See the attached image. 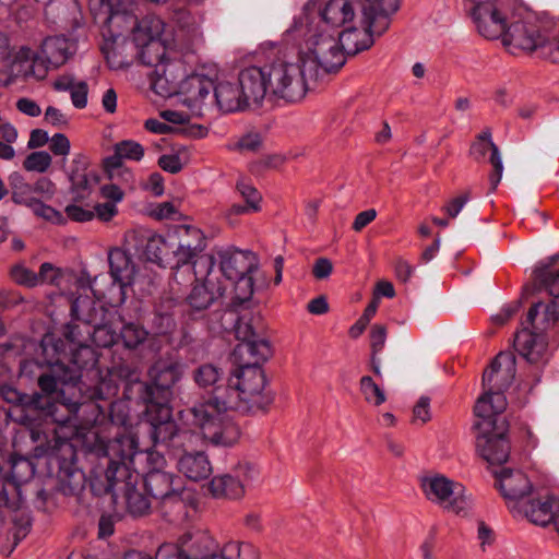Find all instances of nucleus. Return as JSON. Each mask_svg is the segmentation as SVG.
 <instances>
[{"label": "nucleus", "mask_w": 559, "mask_h": 559, "mask_svg": "<svg viewBox=\"0 0 559 559\" xmlns=\"http://www.w3.org/2000/svg\"><path fill=\"white\" fill-rule=\"evenodd\" d=\"M144 488L163 508L174 507L179 511L185 508V483L178 475L152 468L144 477Z\"/></svg>", "instance_id": "a211bd4d"}, {"label": "nucleus", "mask_w": 559, "mask_h": 559, "mask_svg": "<svg viewBox=\"0 0 559 559\" xmlns=\"http://www.w3.org/2000/svg\"><path fill=\"white\" fill-rule=\"evenodd\" d=\"M70 141L63 133H56L49 140V150L56 156H68L70 153Z\"/></svg>", "instance_id": "e2e57ef3"}, {"label": "nucleus", "mask_w": 559, "mask_h": 559, "mask_svg": "<svg viewBox=\"0 0 559 559\" xmlns=\"http://www.w3.org/2000/svg\"><path fill=\"white\" fill-rule=\"evenodd\" d=\"M177 543L187 559H259L252 545L240 543L226 544L217 555V543L205 530L188 531Z\"/></svg>", "instance_id": "1a4fd4ad"}, {"label": "nucleus", "mask_w": 559, "mask_h": 559, "mask_svg": "<svg viewBox=\"0 0 559 559\" xmlns=\"http://www.w3.org/2000/svg\"><path fill=\"white\" fill-rule=\"evenodd\" d=\"M9 187L12 201L15 204L29 207L37 200V198L34 197L33 185L19 171H13L9 176Z\"/></svg>", "instance_id": "79ce46f5"}, {"label": "nucleus", "mask_w": 559, "mask_h": 559, "mask_svg": "<svg viewBox=\"0 0 559 559\" xmlns=\"http://www.w3.org/2000/svg\"><path fill=\"white\" fill-rule=\"evenodd\" d=\"M67 216L74 222H90L95 217V213L92 210L83 209L75 204H69L64 210Z\"/></svg>", "instance_id": "69168bd1"}, {"label": "nucleus", "mask_w": 559, "mask_h": 559, "mask_svg": "<svg viewBox=\"0 0 559 559\" xmlns=\"http://www.w3.org/2000/svg\"><path fill=\"white\" fill-rule=\"evenodd\" d=\"M420 487L425 497L448 512L467 515L472 509V498L465 488L443 475H431L421 478Z\"/></svg>", "instance_id": "f8f14e48"}, {"label": "nucleus", "mask_w": 559, "mask_h": 559, "mask_svg": "<svg viewBox=\"0 0 559 559\" xmlns=\"http://www.w3.org/2000/svg\"><path fill=\"white\" fill-rule=\"evenodd\" d=\"M144 156L143 146L132 140H123L115 144L114 154L104 159V168L109 179H117L119 174L131 179V170L123 166V159L139 162Z\"/></svg>", "instance_id": "b1692460"}, {"label": "nucleus", "mask_w": 559, "mask_h": 559, "mask_svg": "<svg viewBox=\"0 0 559 559\" xmlns=\"http://www.w3.org/2000/svg\"><path fill=\"white\" fill-rule=\"evenodd\" d=\"M224 290L218 280L195 283L187 296L186 302L193 311H204L224 295Z\"/></svg>", "instance_id": "c756f323"}, {"label": "nucleus", "mask_w": 559, "mask_h": 559, "mask_svg": "<svg viewBox=\"0 0 559 559\" xmlns=\"http://www.w3.org/2000/svg\"><path fill=\"white\" fill-rule=\"evenodd\" d=\"M146 414L150 417L148 433L153 445L163 447L166 450H169L173 436L175 435L178 426L175 420L170 419L171 414L165 417H163L158 411H153V413Z\"/></svg>", "instance_id": "c9c22d12"}, {"label": "nucleus", "mask_w": 559, "mask_h": 559, "mask_svg": "<svg viewBox=\"0 0 559 559\" xmlns=\"http://www.w3.org/2000/svg\"><path fill=\"white\" fill-rule=\"evenodd\" d=\"M475 426L480 430L476 439L479 455L489 464L506 463L510 455V441L507 438L508 423L503 415L480 418Z\"/></svg>", "instance_id": "ddd939ff"}, {"label": "nucleus", "mask_w": 559, "mask_h": 559, "mask_svg": "<svg viewBox=\"0 0 559 559\" xmlns=\"http://www.w3.org/2000/svg\"><path fill=\"white\" fill-rule=\"evenodd\" d=\"M97 354L87 344L71 348L70 364L66 367L71 368L80 374V379L75 381L79 392H83L85 386L84 379L96 380V385L86 388V395L90 400H105L110 394L116 393V386H111L105 380H100V372L97 368Z\"/></svg>", "instance_id": "4468645a"}, {"label": "nucleus", "mask_w": 559, "mask_h": 559, "mask_svg": "<svg viewBox=\"0 0 559 559\" xmlns=\"http://www.w3.org/2000/svg\"><path fill=\"white\" fill-rule=\"evenodd\" d=\"M228 400L226 408L249 413L264 409L273 402V394L266 390V377L262 367H236L228 377Z\"/></svg>", "instance_id": "39448f33"}, {"label": "nucleus", "mask_w": 559, "mask_h": 559, "mask_svg": "<svg viewBox=\"0 0 559 559\" xmlns=\"http://www.w3.org/2000/svg\"><path fill=\"white\" fill-rule=\"evenodd\" d=\"M217 106L224 112L243 110L249 103L241 88L230 82H221L213 88Z\"/></svg>", "instance_id": "f704fd0d"}, {"label": "nucleus", "mask_w": 559, "mask_h": 559, "mask_svg": "<svg viewBox=\"0 0 559 559\" xmlns=\"http://www.w3.org/2000/svg\"><path fill=\"white\" fill-rule=\"evenodd\" d=\"M361 28L349 24L338 36L344 55H357L373 45V35L381 36L390 26L391 15L400 8L399 0H361Z\"/></svg>", "instance_id": "7ed1b4c3"}, {"label": "nucleus", "mask_w": 559, "mask_h": 559, "mask_svg": "<svg viewBox=\"0 0 559 559\" xmlns=\"http://www.w3.org/2000/svg\"><path fill=\"white\" fill-rule=\"evenodd\" d=\"M135 450L131 436L116 437L106 447L109 463L105 472V492L111 493L115 500L117 492H121L127 512L133 518L146 515L151 509L150 499L136 488L139 474L131 469Z\"/></svg>", "instance_id": "f03ea898"}, {"label": "nucleus", "mask_w": 559, "mask_h": 559, "mask_svg": "<svg viewBox=\"0 0 559 559\" xmlns=\"http://www.w3.org/2000/svg\"><path fill=\"white\" fill-rule=\"evenodd\" d=\"M266 74V64L263 67L251 66L240 71L239 87L249 104H260L266 96H270Z\"/></svg>", "instance_id": "a878e982"}, {"label": "nucleus", "mask_w": 559, "mask_h": 559, "mask_svg": "<svg viewBox=\"0 0 559 559\" xmlns=\"http://www.w3.org/2000/svg\"><path fill=\"white\" fill-rule=\"evenodd\" d=\"M88 7L96 22H102L114 11L111 0H88Z\"/></svg>", "instance_id": "0e129e2a"}, {"label": "nucleus", "mask_w": 559, "mask_h": 559, "mask_svg": "<svg viewBox=\"0 0 559 559\" xmlns=\"http://www.w3.org/2000/svg\"><path fill=\"white\" fill-rule=\"evenodd\" d=\"M29 209L36 216L41 217L48 222H52L56 224H61L64 222V217L59 211L55 210L49 205L44 204L38 199L32 204V206H29Z\"/></svg>", "instance_id": "4d7b16f0"}, {"label": "nucleus", "mask_w": 559, "mask_h": 559, "mask_svg": "<svg viewBox=\"0 0 559 559\" xmlns=\"http://www.w3.org/2000/svg\"><path fill=\"white\" fill-rule=\"evenodd\" d=\"M386 340V329L384 325L376 324L371 328L370 331V347H371V356H370V368L372 372L381 378V360L379 358V354L384 347Z\"/></svg>", "instance_id": "a18cd8bd"}, {"label": "nucleus", "mask_w": 559, "mask_h": 559, "mask_svg": "<svg viewBox=\"0 0 559 559\" xmlns=\"http://www.w3.org/2000/svg\"><path fill=\"white\" fill-rule=\"evenodd\" d=\"M235 334L239 343L231 358L237 367H261L271 357V345L260 317H240L235 325Z\"/></svg>", "instance_id": "6e6552de"}, {"label": "nucleus", "mask_w": 559, "mask_h": 559, "mask_svg": "<svg viewBox=\"0 0 559 559\" xmlns=\"http://www.w3.org/2000/svg\"><path fill=\"white\" fill-rule=\"evenodd\" d=\"M177 467L180 473L193 481L206 479L213 472L207 455L202 451L183 453L178 459Z\"/></svg>", "instance_id": "72a5a7b5"}, {"label": "nucleus", "mask_w": 559, "mask_h": 559, "mask_svg": "<svg viewBox=\"0 0 559 559\" xmlns=\"http://www.w3.org/2000/svg\"><path fill=\"white\" fill-rule=\"evenodd\" d=\"M497 488L502 497L509 502L514 503L512 510H516L521 500L528 496L533 490L532 481L526 474L520 469L503 468L496 474Z\"/></svg>", "instance_id": "5701e85b"}, {"label": "nucleus", "mask_w": 559, "mask_h": 559, "mask_svg": "<svg viewBox=\"0 0 559 559\" xmlns=\"http://www.w3.org/2000/svg\"><path fill=\"white\" fill-rule=\"evenodd\" d=\"M135 50L136 46L128 38L105 39V44L102 46V52L108 66L115 70L131 66L136 57Z\"/></svg>", "instance_id": "c85d7f7f"}, {"label": "nucleus", "mask_w": 559, "mask_h": 559, "mask_svg": "<svg viewBox=\"0 0 559 559\" xmlns=\"http://www.w3.org/2000/svg\"><path fill=\"white\" fill-rule=\"evenodd\" d=\"M135 60L140 63L155 69L162 62H164L169 56H167V49L162 41L160 37L154 40L143 43V45H135Z\"/></svg>", "instance_id": "a19ab883"}, {"label": "nucleus", "mask_w": 559, "mask_h": 559, "mask_svg": "<svg viewBox=\"0 0 559 559\" xmlns=\"http://www.w3.org/2000/svg\"><path fill=\"white\" fill-rule=\"evenodd\" d=\"M263 146V138L258 132H250L242 135L236 144L241 152H259Z\"/></svg>", "instance_id": "052dcab7"}, {"label": "nucleus", "mask_w": 559, "mask_h": 559, "mask_svg": "<svg viewBox=\"0 0 559 559\" xmlns=\"http://www.w3.org/2000/svg\"><path fill=\"white\" fill-rule=\"evenodd\" d=\"M10 465V477L16 484L26 481L34 475L33 463L23 456H12Z\"/></svg>", "instance_id": "8fccbe9b"}, {"label": "nucleus", "mask_w": 559, "mask_h": 559, "mask_svg": "<svg viewBox=\"0 0 559 559\" xmlns=\"http://www.w3.org/2000/svg\"><path fill=\"white\" fill-rule=\"evenodd\" d=\"M100 23L105 39L127 38L126 34L134 27L135 15L127 11H111Z\"/></svg>", "instance_id": "4c0bfd02"}, {"label": "nucleus", "mask_w": 559, "mask_h": 559, "mask_svg": "<svg viewBox=\"0 0 559 559\" xmlns=\"http://www.w3.org/2000/svg\"><path fill=\"white\" fill-rule=\"evenodd\" d=\"M73 465L66 461L59 465L58 490L64 496H76L84 488V474Z\"/></svg>", "instance_id": "ea45409f"}, {"label": "nucleus", "mask_w": 559, "mask_h": 559, "mask_svg": "<svg viewBox=\"0 0 559 559\" xmlns=\"http://www.w3.org/2000/svg\"><path fill=\"white\" fill-rule=\"evenodd\" d=\"M235 408L216 407V404H193L190 413L193 424L199 427L204 440L213 445L230 447L240 437L239 427L225 415Z\"/></svg>", "instance_id": "9d476101"}, {"label": "nucleus", "mask_w": 559, "mask_h": 559, "mask_svg": "<svg viewBox=\"0 0 559 559\" xmlns=\"http://www.w3.org/2000/svg\"><path fill=\"white\" fill-rule=\"evenodd\" d=\"M198 440V436L187 428H179L177 426L175 435L173 436V441L169 447V451L173 453L178 452H189L190 449L195 447V442Z\"/></svg>", "instance_id": "09e8293b"}, {"label": "nucleus", "mask_w": 559, "mask_h": 559, "mask_svg": "<svg viewBox=\"0 0 559 559\" xmlns=\"http://www.w3.org/2000/svg\"><path fill=\"white\" fill-rule=\"evenodd\" d=\"M216 264V260L212 254H199L193 261L192 271L195 277V283L213 280L211 273Z\"/></svg>", "instance_id": "3c124183"}, {"label": "nucleus", "mask_w": 559, "mask_h": 559, "mask_svg": "<svg viewBox=\"0 0 559 559\" xmlns=\"http://www.w3.org/2000/svg\"><path fill=\"white\" fill-rule=\"evenodd\" d=\"M488 152H490L488 163L492 166L489 182L491 191H495L502 178L503 163L499 147L492 142L491 131L487 128L475 138L469 148V156L480 163L485 162Z\"/></svg>", "instance_id": "412c9836"}, {"label": "nucleus", "mask_w": 559, "mask_h": 559, "mask_svg": "<svg viewBox=\"0 0 559 559\" xmlns=\"http://www.w3.org/2000/svg\"><path fill=\"white\" fill-rule=\"evenodd\" d=\"M218 258L221 271L229 281L253 273L258 269L257 255L248 250L229 248L219 251Z\"/></svg>", "instance_id": "393cba45"}, {"label": "nucleus", "mask_w": 559, "mask_h": 559, "mask_svg": "<svg viewBox=\"0 0 559 559\" xmlns=\"http://www.w3.org/2000/svg\"><path fill=\"white\" fill-rule=\"evenodd\" d=\"M557 502H559V499L552 496H546L545 498L532 499L521 503L516 511L523 514L530 522L546 526L554 518Z\"/></svg>", "instance_id": "2f4dec72"}, {"label": "nucleus", "mask_w": 559, "mask_h": 559, "mask_svg": "<svg viewBox=\"0 0 559 559\" xmlns=\"http://www.w3.org/2000/svg\"><path fill=\"white\" fill-rule=\"evenodd\" d=\"M360 392L367 403L380 406L386 400L384 391L373 381L370 376H364L359 381Z\"/></svg>", "instance_id": "de8ad7c7"}, {"label": "nucleus", "mask_w": 559, "mask_h": 559, "mask_svg": "<svg viewBox=\"0 0 559 559\" xmlns=\"http://www.w3.org/2000/svg\"><path fill=\"white\" fill-rule=\"evenodd\" d=\"M87 84L83 81L78 82L76 85L70 91L71 100L75 108L82 109L87 105Z\"/></svg>", "instance_id": "338daca9"}, {"label": "nucleus", "mask_w": 559, "mask_h": 559, "mask_svg": "<svg viewBox=\"0 0 559 559\" xmlns=\"http://www.w3.org/2000/svg\"><path fill=\"white\" fill-rule=\"evenodd\" d=\"M515 377V357L512 353H499L483 373L484 393L477 399L474 413L478 418L503 415L507 408L504 391Z\"/></svg>", "instance_id": "20e7f679"}, {"label": "nucleus", "mask_w": 559, "mask_h": 559, "mask_svg": "<svg viewBox=\"0 0 559 559\" xmlns=\"http://www.w3.org/2000/svg\"><path fill=\"white\" fill-rule=\"evenodd\" d=\"M534 281L539 290H546L552 300L534 304L522 322L523 329L516 333L514 347L530 364L544 360L547 341L544 332L559 321V267L552 264L538 266L534 271Z\"/></svg>", "instance_id": "f257e3e1"}, {"label": "nucleus", "mask_w": 559, "mask_h": 559, "mask_svg": "<svg viewBox=\"0 0 559 559\" xmlns=\"http://www.w3.org/2000/svg\"><path fill=\"white\" fill-rule=\"evenodd\" d=\"M166 249V239L157 234L151 235L144 246V254L151 262L159 263L163 261Z\"/></svg>", "instance_id": "5fc2aeb1"}, {"label": "nucleus", "mask_w": 559, "mask_h": 559, "mask_svg": "<svg viewBox=\"0 0 559 559\" xmlns=\"http://www.w3.org/2000/svg\"><path fill=\"white\" fill-rule=\"evenodd\" d=\"M51 156L45 151H36L28 154L23 160V168L27 171L45 173L51 165Z\"/></svg>", "instance_id": "603ef678"}, {"label": "nucleus", "mask_w": 559, "mask_h": 559, "mask_svg": "<svg viewBox=\"0 0 559 559\" xmlns=\"http://www.w3.org/2000/svg\"><path fill=\"white\" fill-rule=\"evenodd\" d=\"M214 82L206 75L192 73L187 75L180 91L176 95L180 97V102L187 106L194 115H201L205 100L213 92Z\"/></svg>", "instance_id": "4be33fe9"}, {"label": "nucleus", "mask_w": 559, "mask_h": 559, "mask_svg": "<svg viewBox=\"0 0 559 559\" xmlns=\"http://www.w3.org/2000/svg\"><path fill=\"white\" fill-rule=\"evenodd\" d=\"M193 381L204 392V395L194 404H216L226 408L234 403L228 400V378L217 365L206 362L197 367L192 372Z\"/></svg>", "instance_id": "f3484780"}, {"label": "nucleus", "mask_w": 559, "mask_h": 559, "mask_svg": "<svg viewBox=\"0 0 559 559\" xmlns=\"http://www.w3.org/2000/svg\"><path fill=\"white\" fill-rule=\"evenodd\" d=\"M148 377L147 382H135L138 400L146 413L158 411L163 417L169 416L173 389L182 378L181 365L157 361L148 369Z\"/></svg>", "instance_id": "423d86ee"}, {"label": "nucleus", "mask_w": 559, "mask_h": 559, "mask_svg": "<svg viewBox=\"0 0 559 559\" xmlns=\"http://www.w3.org/2000/svg\"><path fill=\"white\" fill-rule=\"evenodd\" d=\"M309 79L318 81L323 74L338 71L346 62L344 52L332 36L318 35L309 40L307 52L300 53Z\"/></svg>", "instance_id": "9b49d317"}, {"label": "nucleus", "mask_w": 559, "mask_h": 559, "mask_svg": "<svg viewBox=\"0 0 559 559\" xmlns=\"http://www.w3.org/2000/svg\"><path fill=\"white\" fill-rule=\"evenodd\" d=\"M165 23L163 20L154 14H148L138 20L135 16V24L131 32L132 41L134 45H143L151 40L157 39L164 33Z\"/></svg>", "instance_id": "58836bf2"}, {"label": "nucleus", "mask_w": 559, "mask_h": 559, "mask_svg": "<svg viewBox=\"0 0 559 559\" xmlns=\"http://www.w3.org/2000/svg\"><path fill=\"white\" fill-rule=\"evenodd\" d=\"M11 276L16 284L26 287H35L39 284V276L23 265H14L11 269Z\"/></svg>", "instance_id": "6e6d98bb"}, {"label": "nucleus", "mask_w": 559, "mask_h": 559, "mask_svg": "<svg viewBox=\"0 0 559 559\" xmlns=\"http://www.w3.org/2000/svg\"><path fill=\"white\" fill-rule=\"evenodd\" d=\"M109 274L121 290L131 286L136 273V265L132 255L121 248H112L108 252Z\"/></svg>", "instance_id": "cd10ccee"}, {"label": "nucleus", "mask_w": 559, "mask_h": 559, "mask_svg": "<svg viewBox=\"0 0 559 559\" xmlns=\"http://www.w3.org/2000/svg\"><path fill=\"white\" fill-rule=\"evenodd\" d=\"M78 379H80V374L76 371L58 362L51 367L49 372L40 374L37 383L45 394L50 395L59 391L63 397L66 388L71 391L78 390L75 386Z\"/></svg>", "instance_id": "bb28decb"}, {"label": "nucleus", "mask_w": 559, "mask_h": 559, "mask_svg": "<svg viewBox=\"0 0 559 559\" xmlns=\"http://www.w3.org/2000/svg\"><path fill=\"white\" fill-rule=\"evenodd\" d=\"M251 274L252 273H248V275H241L239 278L230 280L235 282V290L238 298L241 300L249 299L253 294L254 282Z\"/></svg>", "instance_id": "680f3d73"}, {"label": "nucleus", "mask_w": 559, "mask_h": 559, "mask_svg": "<svg viewBox=\"0 0 559 559\" xmlns=\"http://www.w3.org/2000/svg\"><path fill=\"white\" fill-rule=\"evenodd\" d=\"M513 0H489L471 9L478 33L490 40L502 38L512 17Z\"/></svg>", "instance_id": "2eb2a0df"}, {"label": "nucleus", "mask_w": 559, "mask_h": 559, "mask_svg": "<svg viewBox=\"0 0 559 559\" xmlns=\"http://www.w3.org/2000/svg\"><path fill=\"white\" fill-rule=\"evenodd\" d=\"M83 405L84 403L79 400L63 396L57 404H52L48 407L47 415L51 417L52 421L61 426H68Z\"/></svg>", "instance_id": "37998d69"}, {"label": "nucleus", "mask_w": 559, "mask_h": 559, "mask_svg": "<svg viewBox=\"0 0 559 559\" xmlns=\"http://www.w3.org/2000/svg\"><path fill=\"white\" fill-rule=\"evenodd\" d=\"M74 41L64 36H50L41 44V55L52 68L63 66L75 52Z\"/></svg>", "instance_id": "473e14b6"}, {"label": "nucleus", "mask_w": 559, "mask_h": 559, "mask_svg": "<svg viewBox=\"0 0 559 559\" xmlns=\"http://www.w3.org/2000/svg\"><path fill=\"white\" fill-rule=\"evenodd\" d=\"M154 559H187L177 544L166 543L159 546Z\"/></svg>", "instance_id": "774afa93"}, {"label": "nucleus", "mask_w": 559, "mask_h": 559, "mask_svg": "<svg viewBox=\"0 0 559 559\" xmlns=\"http://www.w3.org/2000/svg\"><path fill=\"white\" fill-rule=\"evenodd\" d=\"M110 374L124 380L127 382V391H136L135 382H141L138 371L128 365H119L114 367L110 371Z\"/></svg>", "instance_id": "13d9d810"}, {"label": "nucleus", "mask_w": 559, "mask_h": 559, "mask_svg": "<svg viewBox=\"0 0 559 559\" xmlns=\"http://www.w3.org/2000/svg\"><path fill=\"white\" fill-rule=\"evenodd\" d=\"M320 15L331 27H341L354 23L355 9L350 0H329L320 10Z\"/></svg>", "instance_id": "e433bc0d"}, {"label": "nucleus", "mask_w": 559, "mask_h": 559, "mask_svg": "<svg viewBox=\"0 0 559 559\" xmlns=\"http://www.w3.org/2000/svg\"><path fill=\"white\" fill-rule=\"evenodd\" d=\"M118 335L124 348L138 349L147 340L148 332L140 323L123 322Z\"/></svg>", "instance_id": "c03bdc74"}, {"label": "nucleus", "mask_w": 559, "mask_h": 559, "mask_svg": "<svg viewBox=\"0 0 559 559\" xmlns=\"http://www.w3.org/2000/svg\"><path fill=\"white\" fill-rule=\"evenodd\" d=\"M270 88V97L283 99L286 103H297L301 100L310 88L309 73L304 67V61L299 55L296 62L277 59L266 63Z\"/></svg>", "instance_id": "0eeeda50"}, {"label": "nucleus", "mask_w": 559, "mask_h": 559, "mask_svg": "<svg viewBox=\"0 0 559 559\" xmlns=\"http://www.w3.org/2000/svg\"><path fill=\"white\" fill-rule=\"evenodd\" d=\"M547 36L540 31L539 24L531 12L512 13V17L502 35L506 46H513L526 51H534L546 44Z\"/></svg>", "instance_id": "dca6fc26"}, {"label": "nucleus", "mask_w": 559, "mask_h": 559, "mask_svg": "<svg viewBox=\"0 0 559 559\" xmlns=\"http://www.w3.org/2000/svg\"><path fill=\"white\" fill-rule=\"evenodd\" d=\"M188 237L193 238V242L180 239L177 249L174 251L176 259V269L193 264L197 257L205 249L206 241L201 229L193 226H186L182 228Z\"/></svg>", "instance_id": "7c9ffc66"}, {"label": "nucleus", "mask_w": 559, "mask_h": 559, "mask_svg": "<svg viewBox=\"0 0 559 559\" xmlns=\"http://www.w3.org/2000/svg\"><path fill=\"white\" fill-rule=\"evenodd\" d=\"M73 191L80 197H84V192L91 190L92 186L96 182V176H91L86 173H72L70 175Z\"/></svg>", "instance_id": "bf43d9fd"}, {"label": "nucleus", "mask_w": 559, "mask_h": 559, "mask_svg": "<svg viewBox=\"0 0 559 559\" xmlns=\"http://www.w3.org/2000/svg\"><path fill=\"white\" fill-rule=\"evenodd\" d=\"M186 78L187 68L185 62L180 58L168 57L155 69L152 88L162 97H171L180 91Z\"/></svg>", "instance_id": "6ab92c4d"}, {"label": "nucleus", "mask_w": 559, "mask_h": 559, "mask_svg": "<svg viewBox=\"0 0 559 559\" xmlns=\"http://www.w3.org/2000/svg\"><path fill=\"white\" fill-rule=\"evenodd\" d=\"M236 191L250 205L253 212L260 211L262 197L248 179L240 178L236 183Z\"/></svg>", "instance_id": "864d4df0"}, {"label": "nucleus", "mask_w": 559, "mask_h": 559, "mask_svg": "<svg viewBox=\"0 0 559 559\" xmlns=\"http://www.w3.org/2000/svg\"><path fill=\"white\" fill-rule=\"evenodd\" d=\"M250 464H239L233 473L218 475L207 484V490L214 498L238 499L245 493V481L252 477Z\"/></svg>", "instance_id": "aec40b11"}, {"label": "nucleus", "mask_w": 559, "mask_h": 559, "mask_svg": "<svg viewBox=\"0 0 559 559\" xmlns=\"http://www.w3.org/2000/svg\"><path fill=\"white\" fill-rule=\"evenodd\" d=\"M86 335L98 347H110L119 341L118 333L108 324L95 326L92 331L90 326L86 325Z\"/></svg>", "instance_id": "49530a36"}]
</instances>
